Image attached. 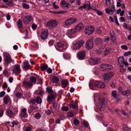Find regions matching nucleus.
Segmentation results:
<instances>
[{"label": "nucleus", "mask_w": 131, "mask_h": 131, "mask_svg": "<svg viewBox=\"0 0 131 131\" xmlns=\"http://www.w3.org/2000/svg\"><path fill=\"white\" fill-rule=\"evenodd\" d=\"M17 25L19 29L21 28L22 27V24L21 21L20 19H18L17 22Z\"/></svg>", "instance_id": "nucleus-32"}, {"label": "nucleus", "mask_w": 131, "mask_h": 131, "mask_svg": "<svg viewBox=\"0 0 131 131\" xmlns=\"http://www.w3.org/2000/svg\"><path fill=\"white\" fill-rule=\"evenodd\" d=\"M96 11L97 15H101L103 14V12H102L98 10H96Z\"/></svg>", "instance_id": "nucleus-57"}, {"label": "nucleus", "mask_w": 131, "mask_h": 131, "mask_svg": "<svg viewBox=\"0 0 131 131\" xmlns=\"http://www.w3.org/2000/svg\"><path fill=\"white\" fill-rule=\"evenodd\" d=\"M111 95L112 97L115 98L117 101H119L120 99L119 97V95L117 94L116 90H113L112 92Z\"/></svg>", "instance_id": "nucleus-20"}, {"label": "nucleus", "mask_w": 131, "mask_h": 131, "mask_svg": "<svg viewBox=\"0 0 131 131\" xmlns=\"http://www.w3.org/2000/svg\"><path fill=\"white\" fill-rule=\"evenodd\" d=\"M115 10V7L114 5H112L111 7L110 13H111V14H113Z\"/></svg>", "instance_id": "nucleus-45"}, {"label": "nucleus", "mask_w": 131, "mask_h": 131, "mask_svg": "<svg viewBox=\"0 0 131 131\" xmlns=\"http://www.w3.org/2000/svg\"><path fill=\"white\" fill-rule=\"evenodd\" d=\"M99 101L96 105L97 108L99 110H103L106 107L107 104V99L103 98L99 99Z\"/></svg>", "instance_id": "nucleus-1"}, {"label": "nucleus", "mask_w": 131, "mask_h": 131, "mask_svg": "<svg viewBox=\"0 0 131 131\" xmlns=\"http://www.w3.org/2000/svg\"><path fill=\"white\" fill-rule=\"evenodd\" d=\"M23 7V8L26 9H28L29 8V5L25 3H23L22 4Z\"/></svg>", "instance_id": "nucleus-42"}, {"label": "nucleus", "mask_w": 131, "mask_h": 131, "mask_svg": "<svg viewBox=\"0 0 131 131\" xmlns=\"http://www.w3.org/2000/svg\"><path fill=\"white\" fill-rule=\"evenodd\" d=\"M124 59L122 57H119L118 58V63L121 64L124 62Z\"/></svg>", "instance_id": "nucleus-34"}, {"label": "nucleus", "mask_w": 131, "mask_h": 131, "mask_svg": "<svg viewBox=\"0 0 131 131\" xmlns=\"http://www.w3.org/2000/svg\"><path fill=\"white\" fill-rule=\"evenodd\" d=\"M33 85V83H31V82L29 81L27 82L25 81L23 82V86L25 88H28L31 86H32Z\"/></svg>", "instance_id": "nucleus-21"}, {"label": "nucleus", "mask_w": 131, "mask_h": 131, "mask_svg": "<svg viewBox=\"0 0 131 131\" xmlns=\"http://www.w3.org/2000/svg\"><path fill=\"white\" fill-rule=\"evenodd\" d=\"M84 43V42L82 40L76 42L73 45V49L74 50L79 49L82 46Z\"/></svg>", "instance_id": "nucleus-7"}, {"label": "nucleus", "mask_w": 131, "mask_h": 131, "mask_svg": "<svg viewBox=\"0 0 131 131\" xmlns=\"http://www.w3.org/2000/svg\"><path fill=\"white\" fill-rule=\"evenodd\" d=\"M96 32L97 33L99 34H100L102 32V31L101 29H98L96 30Z\"/></svg>", "instance_id": "nucleus-64"}, {"label": "nucleus", "mask_w": 131, "mask_h": 131, "mask_svg": "<svg viewBox=\"0 0 131 131\" xmlns=\"http://www.w3.org/2000/svg\"><path fill=\"white\" fill-rule=\"evenodd\" d=\"M121 93L123 95L128 96L131 95V90L127 89L126 90L122 92Z\"/></svg>", "instance_id": "nucleus-23"}, {"label": "nucleus", "mask_w": 131, "mask_h": 131, "mask_svg": "<svg viewBox=\"0 0 131 131\" xmlns=\"http://www.w3.org/2000/svg\"><path fill=\"white\" fill-rule=\"evenodd\" d=\"M100 82L97 81H91L89 83V87L92 89L93 87H97L100 88L101 86Z\"/></svg>", "instance_id": "nucleus-8"}, {"label": "nucleus", "mask_w": 131, "mask_h": 131, "mask_svg": "<svg viewBox=\"0 0 131 131\" xmlns=\"http://www.w3.org/2000/svg\"><path fill=\"white\" fill-rule=\"evenodd\" d=\"M53 7L55 9H58L59 8V6L58 5H55V2H53L52 3Z\"/></svg>", "instance_id": "nucleus-55"}, {"label": "nucleus", "mask_w": 131, "mask_h": 131, "mask_svg": "<svg viewBox=\"0 0 131 131\" xmlns=\"http://www.w3.org/2000/svg\"><path fill=\"white\" fill-rule=\"evenodd\" d=\"M84 5H85V8H86V7H87V9L88 10H89L90 9L91 6L90 5V3L88 1L87 2L86 4H84Z\"/></svg>", "instance_id": "nucleus-38"}, {"label": "nucleus", "mask_w": 131, "mask_h": 131, "mask_svg": "<svg viewBox=\"0 0 131 131\" xmlns=\"http://www.w3.org/2000/svg\"><path fill=\"white\" fill-rule=\"evenodd\" d=\"M23 66L22 67L23 69L26 70L28 69L29 67V64L28 61L24 62L23 63Z\"/></svg>", "instance_id": "nucleus-24"}, {"label": "nucleus", "mask_w": 131, "mask_h": 131, "mask_svg": "<svg viewBox=\"0 0 131 131\" xmlns=\"http://www.w3.org/2000/svg\"><path fill=\"white\" fill-rule=\"evenodd\" d=\"M32 47L38 49V43H32Z\"/></svg>", "instance_id": "nucleus-40"}, {"label": "nucleus", "mask_w": 131, "mask_h": 131, "mask_svg": "<svg viewBox=\"0 0 131 131\" xmlns=\"http://www.w3.org/2000/svg\"><path fill=\"white\" fill-rule=\"evenodd\" d=\"M42 101L41 99L38 96L35 100H31V103L34 105L36 102L38 104H40L41 103Z\"/></svg>", "instance_id": "nucleus-19"}, {"label": "nucleus", "mask_w": 131, "mask_h": 131, "mask_svg": "<svg viewBox=\"0 0 131 131\" xmlns=\"http://www.w3.org/2000/svg\"><path fill=\"white\" fill-rule=\"evenodd\" d=\"M26 111L27 110L25 108L22 109L21 110V113L20 114L21 116L23 117H26L27 116Z\"/></svg>", "instance_id": "nucleus-26"}, {"label": "nucleus", "mask_w": 131, "mask_h": 131, "mask_svg": "<svg viewBox=\"0 0 131 131\" xmlns=\"http://www.w3.org/2000/svg\"><path fill=\"white\" fill-rule=\"evenodd\" d=\"M47 91L49 93H51L53 91L52 90V89H51L50 88L47 87Z\"/></svg>", "instance_id": "nucleus-56"}, {"label": "nucleus", "mask_w": 131, "mask_h": 131, "mask_svg": "<svg viewBox=\"0 0 131 131\" xmlns=\"http://www.w3.org/2000/svg\"><path fill=\"white\" fill-rule=\"evenodd\" d=\"M94 42L96 45H99L102 42V40L100 38L97 37L95 39Z\"/></svg>", "instance_id": "nucleus-28"}, {"label": "nucleus", "mask_w": 131, "mask_h": 131, "mask_svg": "<svg viewBox=\"0 0 131 131\" xmlns=\"http://www.w3.org/2000/svg\"><path fill=\"white\" fill-rule=\"evenodd\" d=\"M121 47L122 49L125 50H127L128 49L126 45H122L121 46Z\"/></svg>", "instance_id": "nucleus-61"}, {"label": "nucleus", "mask_w": 131, "mask_h": 131, "mask_svg": "<svg viewBox=\"0 0 131 131\" xmlns=\"http://www.w3.org/2000/svg\"><path fill=\"white\" fill-rule=\"evenodd\" d=\"M85 5H83L82 6H81L79 7L78 9H79L81 10L83 8L86 9L85 8Z\"/></svg>", "instance_id": "nucleus-63"}, {"label": "nucleus", "mask_w": 131, "mask_h": 131, "mask_svg": "<svg viewBox=\"0 0 131 131\" xmlns=\"http://www.w3.org/2000/svg\"><path fill=\"white\" fill-rule=\"evenodd\" d=\"M70 4L67 3L64 1H62L61 3V6L67 9L69 6Z\"/></svg>", "instance_id": "nucleus-25"}, {"label": "nucleus", "mask_w": 131, "mask_h": 131, "mask_svg": "<svg viewBox=\"0 0 131 131\" xmlns=\"http://www.w3.org/2000/svg\"><path fill=\"white\" fill-rule=\"evenodd\" d=\"M114 75V73L113 72L105 73L103 77L104 82L106 83L108 82L110 80L111 78Z\"/></svg>", "instance_id": "nucleus-6"}, {"label": "nucleus", "mask_w": 131, "mask_h": 131, "mask_svg": "<svg viewBox=\"0 0 131 131\" xmlns=\"http://www.w3.org/2000/svg\"><path fill=\"white\" fill-rule=\"evenodd\" d=\"M36 119H38L41 117L40 114L39 113H37L35 114L34 115Z\"/></svg>", "instance_id": "nucleus-39"}, {"label": "nucleus", "mask_w": 131, "mask_h": 131, "mask_svg": "<svg viewBox=\"0 0 131 131\" xmlns=\"http://www.w3.org/2000/svg\"><path fill=\"white\" fill-rule=\"evenodd\" d=\"M56 43L55 47L56 49L59 51H63L67 48L66 44L63 41L58 42Z\"/></svg>", "instance_id": "nucleus-3"}, {"label": "nucleus", "mask_w": 131, "mask_h": 131, "mask_svg": "<svg viewBox=\"0 0 131 131\" xmlns=\"http://www.w3.org/2000/svg\"><path fill=\"white\" fill-rule=\"evenodd\" d=\"M68 115L69 117H72L73 115V113L72 112H70L68 113Z\"/></svg>", "instance_id": "nucleus-59"}, {"label": "nucleus", "mask_w": 131, "mask_h": 131, "mask_svg": "<svg viewBox=\"0 0 131 131\" xmlns=\"http://www.w3.org/2000/svg\"><path fill=\"white\" fill-rule=\"evenodd\" d=\"M62 108L63 111H67L69 110L68 107L67 106H63L62 107Z\"/></svg>", "instance_id": "nucleus-52"}, {"label": "nucleus", "mask_w": 131, "mask_h": 131, "mask_svg": "<svg viewBox=\"0 0 131 131\" xmlns=\"http://www.w3.org/2000/svg\"><path fill=\"white\" fill-rule=\"evenodd\" d=\"M48 35V30L47 29H43L41 33V37L42 39H47Z\"/></svg>", "instance_id": "nucleus-11"}, {"label": "nucleus", "mask_w": 131, "mask_h": 131, "mask_svg": "<svg viewBox=\"0 0 131 131\" xmlns=\"http://www.w3.org/2000/svg\"><path fill=\"white\" fill-rule=\"evenodd\" d=\"M93 47V40L90 39L88 40L86 42V48L89 50L92 48Z\"/></svg>", "instance_id": "nucleus-14"}, {"label": "nucleus", "mask_w": 131, "mask_h": 131, "mask_svg": "<svg viewBox=\"0 0 131 131\" xmlns=\"http://www.w3.org/2000/svg\"><path fill=\"white\" fill-rule=\"evenodd\" d=\"M109 38L108 36H105L103 38V40L104 42H106L108 41Z\"/></svg>", "instance_id": "nucleus-50"}, {"label": "nucleus", "mask_w": 131, "mask_h": 131, "mask_svg": "<svg viewBox=\"0 0 131 131\" xmlns=\"http://www.w3.org/2000/svg\"><path fill=\"white\" fill-rule=\"evenodd\" d=\"M32 110H35L37 108V107L35 106V104L34 105L32 104V105H31L30 106Z\"/></svg>", "instance_id": "nucleus-51"}, {"label": "nucleus", "mask_w": 131, "mask_h": 131, "mask_svg": "<svg viewBox=\"0 0 131 131\" xmlns=\"http://www.w3.org/2000/svg\"><path fill=\"white\" fill-rule=\"evenodd\" d=\"M63 56L64 59H69L70 58V54L67 52H64L63 54Z\"/></svg>", "instance_id": "nucleus-30"}, {"label": "nucleus", "mask_w": 131, "mask_h": 131, "mask_svg": "<svg viewBox=\"0 0 131 131\" xmlns=\"http://www.w3.org/2000/svg\"><path fill=\"white\" fill-rule=\"evenodd\" d=\"M70 107L72 108L76 109L77 108V105L74 104H71L70 105Z\"/></svg>", "instance_id": "nucleus-48"}, {"label": "nucleus", "mask_w": 131, "mask_h": 131, "mask_svg": "<svg viewBox=\"0 0 131 131\" xmlns=\"http://www.w3.org/2000/svg\"><path fill=\"white\" fill-rule=\"evenodd\" d=\"M106 4L107 5L109 6L110 5V0H106Z\"/></svg>", "instance_id": "nucleus-62"}, {"label": "nucleus", "mask_w": 131, "mask_h": 131, "mask_svg": "<svg viewBox=\"0 0 131 131\" xmlns=\"http://www.w3.org/2000/svg\"><path fill=\"white\" fill-rule=\"evenodd\" d=\"M77 19L75 18H70L66 20L65 22V24L66 26H69L75 22Z\"/></svg>", "instance_id": "nucleus-10"}, {"label": "nucleus", "mask_w": 131, "mask_h": 131, "mask_svg": "<svg viewBox=\"0 0 131 131\" xmlns=\"http://www.w3.org/2000/svg\"><path fill=\"white\" fill-rule=\"evenodd\" d=\"M30 80L29 82H31V83H33V84H35L36 79L35 77H31L30 78Z\"/></svg>", "instance_id": "nucleus-29"}, {"label": "nucleus", "mask_w": 131, "mask_h": 131, "mask_svg": "<svg viewBox=\"0 0 131 131\" xmlns=\"http://www.w3.org/2000/svg\"><path fill=\"white\" fill-rule=\"evenodd\" d=\"M53 81L55 83H57L59 81V78L57 76H54L53 77L52 79Z\"/></svg>", "instance_id": "nucleus-36"}, {"label": "nucleus", "mask_w": 131, "mask_h": 131, "mask_svg": "<svg viewBox=\"0 0 131 131\" xmlns=\"http://www.w3.org/2000/svg\"><path fill=\"white\" fill-rule=\"evenodd\" d=\"M100 84L101 86L100 88H103L105 87V85L104 83L101 81Z\"/></svg>", "instance_id": "nucleus-49"}, {"label": "nucleus", "mask_w": 131, "mask_h": 131, "mask_svg": "<svg viewBox=\"0 0 131 131\" xmlns=\"http://www.w3.org/2000/svg\"><path fill=\"white\" fill-rule=\"evenodd\" d=\"M4 61L7 66L10 63L14 62V60L12 59L11 56L9 53L7 52H4Z\"/></svg>", "instance_id": "nucleus-4"}, {"label": "nucleus", "mask_w": 131, "mask_h": 131, "mask_svg": "<svg viewBox=\"0 0 131 131\" xmlns=\"http://www.w3.org/2000/svg\"><path fill=\"white\" fill-rule=\"evenodd\" d=\"M110 49L109 48H106L104 51V54L106 55L110 53Z\"/></svg>", "instance_id": "nucleus-37"}, {"label": "nucleus", "mask_w": 131, "mask_h": 131, "mask_svg": "<svg viewBox=\"0 0 131 131\" xmlns=\"http://www.w3.org/2000/svg\"><path fill=\"white\" fill-rule=\"evenodd\" d=\"M100 59L99 58L90 59L89 61V63L91 65H94L100 63Z\"/></svg>", "instance_id": "nucleus-15"}, {"label": "nucleus", "mask_w": 131, "mask_h": 131, "mask_svg": "<svg viewBox=\"0 0 131 131\" xmlns=\"http://www.w3.org/2000/svg\"><path fill=\"white\" fill-rule=\"evenodd\" d=\"M74 123L75 125H78L79 123V121L77 119H75L73 120Z\"/></svg>", "instance_id": "nucleus-54"}, {"label": "nucleus", "mask_w": 131, "mask_h": 131, "mask_svg": "<svg viewBox=\"0 0 131 131\" xmlns=\"http://www.w3.org/2000/svg\"><path fill=\"white\" fill-rule=\"evenodd\" d=\"M77 32L74 28L68 30L67 32V35L68 36L71 37V36L75 34Z\"/></svg>", "instance_id": "nucleus-18"}, {"label": "nucleus", "mask_w": 131, "mask_h": 131, "mask_svg": "<svg viewBox=\"0 0 131 131\" xmlns=\"http://www.w3.org/2000/svg\"><path fill=\"white\" fill-rule=\"evenodd\" d=\"M41 70L43 71L46 69H47L48 67V66L47 64H43L41 66Z\"/></svg>", "instance_id": "nucleus-35"}, {"label": "nucleus", "mask_w": 131, "mask_h": 131, "mask_svg": "<svg viewBox=\"0 0 131 131\" xmlns=\"http://www.w3.org/2000/svg\"><path fill=\"white\" fill-rule=\"evenodd\" d=\"M17 112V109L12 106L9 107L6 110L7 115L10 117L14 116Z\"/></svg>", "instance_id": "nucleus-2"}, {"label": "nucleus", "mask_w": 131, "mask_h": 131, "mask_svg": "<svg viewBox=\"0 0 131 131\" xmlns=\"http://www.w3.org/2000/svg\"><path fill=\"white\" fill-rule=\"evenodd\" d=\"M77 57L79 59H84L85 57V51L82 50L79 52L77 53Z\"/></svg>", "instance_id": "nucleus-16"}, {"label": "nucleus", "mask_w": 131, "mask_h": 131, "mask_svg": "<svg viewBox=\"0 0 131 131\" xmlns=\"http://www.w3.org/2000/svg\"><path fill=\"white\" fill-rule=\"evenodd\" d=\"M100 68L102 69H103V70L104 71H107V70L106 64H102L100 66Z\"/></svg>", "instance_id": "nucleus-33"}, {"label": "nucleus", "mask_w": 131, "mask_h": 131, "mask_svg": "<svg viewBox=\"0 0 131 131\" xmlns=\"http://www.w3.org/2000/svg\"><path fill=\"white\" fill-rule=\"evenodd\" d=\"M83 124L85 128H87L89 127V124L88 123L86 122H83Z\"/></svg>", "instance_id": "nucleus-46"}, {"label": "nucleus", "mask_w": 131, "mask_h": 131, "mask_svg": "<svg viewBox=\"0 0 131 131\" xmlns=\"http://www.w3.org/2000/svg\"><path fill=\"white\" fill-rule=\"evenodd\" d=\"M61 86L64 88L69 85V83L68 80L66 79H65L62 80L61 82Z\"/></svg>", "instance_id": "nucleus-22"}, {"label": "nucleus", "mask_w": 131, "mask_h": 131, "mask_svg": "<svg viewBox=\"0 0 131 131\" xmlns=\"http://www.w3.org/2000/svg\"><path fill=\"white\" fill-rule=\"evenodd\" d=\"M15 95L17 98L20 99L22 96V95L21 93L18 92Z\"/></svg>", "instance_id": "nucleus-43"}, {"label": "nucleus", "mask_w": 131, "mask_h": 131, "mask_svg": "<svg viewBox=\"0 0 131 131\" xmlns=\"http://www.w3.org/2000/svg\"><path fill=\"white\" fill-rule=\"evenodd\" d=\"M83 27L84 26L83 24L82 23H80L77 25L74 28L77 32L81 31Z\"/></svg>", "instance_id": "nucleus-17"}, {"label": "nucleus", "mask_w": 131, "mask_h": 131, "mask_svg": "<svg viewBox=\"0 0 131 131\" xmlns=\"http://www.w3.org/2000/svg\"><path fill=\"white\" fill-rule=\"evenodd\" d=\"M5 92L4 91H2L0 93V97H3L5 95Z\"/></svg>", "instance_id": "nucleus-58"}, {"label": "nucleus", "mask_w": 131, "mask_h": 131, "mask_svg": "<svg viewBox=\"0 0 131 131\" xmlns=\"http://www.w3.org/2000/svg\"><path fill=\"white\" fill-rule=\"evenodd\" d=\"M13 73L16 75L20 74L21 72V70L19 65L17 64L15 65L13 67Z\"/></svg>", "instance_id": "nucleus-9"}, {"label": "nucleus", "mask_w": 131, "mask_h": 131, "mask_svg": "<svg viewBox=\"0 0 131 131\" xmlns=\"http://www.w3.org/2000/svg\"><path fill=\"white\" fill-rule=\"evenodd\" d=\"M3 74L5 76L7 77L8 76L9 73L6 69L4 70L3 72Z\"/></svg>", "instance_id": "nucleus-44"}, {"label": "nucleus", "mask_w": 131, "mask_h": 131, "mask_svg": "<svg viewBox=\"0 0 131 131\" xmlns=\"http://www.w3.org/2000/svg\"><path fill=\"white\" fill-rule=\"evenodd\" d=\"M123 129L124 130H128V128L127 126L124 125L123 126Z\"/></svg>", "instance_id": "nucleus-60"}, {"label": "nucleus", "mask_w": 131, "mask_h": 131, "mask_svg": "<svg viewBox=\"0 0 131 131\" xmlns=\"http://www.w3.org/2000/svg\"><path fill=\"white\" fill-rule=\"evenodd\" d=\"M32 16L28 15L24 17L23 19V21L25 24H28L30 21L32 20Z\"/></svg>", "instance_id": "nucleus-13"}, {"label": "nucleus", "mask_w": 131, "mask_h": 131, "mask_svg": "<svg viewBox=\"0 0 131 131\" xmlns=\"http://www.w3.org/2000/svg\"><path fill=\"white\" fill-rule=\"evenodd\" d=\"M94 30V28L92 26L87 27L85 30V32L88 35H90L92 34Z\"/></svg>", "instance_id": "nucleus-12"}, {"label": "nucleus", "mask_w": 131, "mask_h": 131, "mask_svg": "<svg viewBox=\"0 0 131 131\" xmlns=\"http://www.w3.org/2000/svg\"><path fill=\"white\" fill-rule=\"evenodd\" d=\"M107 70H112L113 68V67L112 65L110 64H106Z\"/></svg>", "instance_id": "nucleus-41"}, {"label": "nucleus", "mask_w": 131, "mask_h": 131, "mask_svg": "<svg viewBox=\"0 0 131 131\" xmlns=\"http://www.w3.org/2000/svg\"><path fill=\"white\" fill-rule=\"evenodd\" d=\"M58 23L55 20H51L48 21L47 24V26L49 29H53L56 27Z\"/></svg>", "instance_id": "nucleus-5"}, {"label": "nucleus", "mask_w": 131, "mask_h": 131, "mask_svg": "<svg viewBox=\"0 0 131 131\" xmlns=\"http://www.w3.org/2000/svg\"><path fill=\"white\" fill-rule=\"evenodd\" d=\"M56 97V96L55 95L52 94H51L50 95L48 96L47 99V101L48 102L50 101L55 99Z\"/></svg>", "instance_id": "nucleus-27"}, {"label": "nucleus", "mask_w": 131, "mask_h": 131, "mask_svg": "<svg viewBox=\"0 0 131 131\" xmlns=\"http://www.w3.org/2000/svg\"><path fill=\"white\" fill-rule=\"evenodd\" d=\"M10 100V98L8 96H6L4 98L3 101L5 104L8 103V102Z\"/></svg>", "instance_id": "nucleus-31"}, {"label": "nucleus", "mask_w": 131, "mask_h": 131, "mask_svg": "<svg viewBox=\"0 0 131 131\" xmlns=\"http://www.w3.org/2000/svg\"><path fill=\"white\" fill-rule=\"evenodd\" d=\"M111 35L112 38H114L115 37V34L114 31L112 30H111L110 31Z\"/></svg>", "instance_id": "nucleus-47"}, {"label": "nucleus", "mask_w": 131, "mask_h": 131, "mask_svg": "<svg viewBox=\"0 0 131 131\" xmlns=\"http://www.w3.org/2000/svg\"><path fill=\"white\" fill-rule=\"evenodd\" d=\"M130 54H131V51H128L125 53H124V55L125 56H127Z\"/></svg>", "instance_id": "nucleus-53"}]
</instances>
